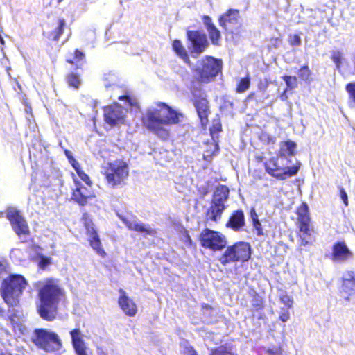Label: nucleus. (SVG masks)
Listing matches in <instances>:
<instances>
[{
	"label": "nucleus",
	"mask_w": 355,
	"mask_h": 355,
	"mask_svg": "<svg viewBox=\"0 0 355 355\" xmlns=\"http://www.w3.org/2000/svg\"><path fill=\"white\" fill-rule=\"evenodd\" d=\"M184 115L173 110L165 103H158L151 107L143 116L145 127L155 133L162 139L169 137V131L166 125L176 124L182 121Z\"/></svg>",
	"instance_id": "f257e3e1"
},
{
	"label": "nucleus",
	"mask_w": 355,
	"mask_h": 355,
	"mask_svg": "<svg viewBox=\"0 0 355 355\" xmlns=\"http://www.w3.org/2000/svg\"><path fill=\"white\" fill-rule=\"evenodd\" d=\"M38 289L40 315L44 320L51 321L55 318L58 305L64 294V290L60 287L58 280L52 278L39 282Z\"/></svg>",
	"instance_id": "f03ea898"
},
{
	"label": "nucleus",
	"mask_w": 355,
	"mask_h": 355,
	"mask_svg": "<svg viewBox=\"0 0 355 355\" xmlns=\"http://www.w3.org/2000/svg\"><path fill=\"white\" fill-rule=\"evenodd\" d=\"M26 285V280L20 275H11L5 279L1 288L5 302L9 306L15 305Z\"/></svg>",
	"instance_id": "7ed1b4c3"
},
{
	"label": "nucleus",
	"mask_w": 355,
	"mask_h": 355,
	"mask_svg": "<svg viewBox=\"0 0 355 355\" xmlns=\"http://www.w3.org/2000/svg\"><path fill=\"white\" fill-rule=\"evenodd\" d=\"M288 164L278 155L277 157L270 158L266 162L265 166L266 171L271 176L284 180L295 175L301 166V162L297 160L292 166H288Z\"/></svg>",
	"instance_id": "20e7f679"
},
{
	"label": "nucleus",
	"mask_w": 355,
	"mask_h": 355,
	"mask_svg": "<svg viewBox=\"0 0 355 355\" xmlns=\"http://www.w3.org/2000/svg\"><path fill=\"white\" fill-rule=\"evenodd\" d=\"M103 174L111 187H118L123 184L129 175L128 166L123 160H116L107 164L104 168Z\"/></svg>",
	"instance_id": "39448f33"
},
{
	"label": "nucleus",
	"mask_w": 355,
	"mask_h": 355,
	"mask_svg": "<svg viewBox=\"0 0 355 355\" xmlns=\"http://www.w3.org/2000/svg\"><path fill=\"white\" fill-rule=\"evenodd\" d=\"M251 256V248L248 243L239 241L230 245L219 258V261L223 266L231 262L246 261Z\"/></svg>",
	"instance_id": "423d86ee"
},
{
	"label": "nucleus",
	"mask_w": 355,
	"mask_h": 355,
	"mask_svg": "<svg viewBox=\"0 0 355 355\" xmlns=\"http://www.w3.org/2000/svg\"><path fill=\"white\" fill-rule=\"evenodd\" d=\"M32 340L37 346L48 352L59 351L62 346L57 334L44 329H35Z\"/></svg>",
	"instance_id": "0eeeda50"
},
{
	"label": "nucleus",
	"mask_w": 355,
	"mask_h": 355,
	"mask_svg": "<svg viewBox=\"0 0 355 355\" xmlns=\"http://www.w3.org/2000/svg\"><path fill=\"white\" fill-rule=\"evenodd\" d=\"M222 62L212 57H206L198 65L196 71L200 81L209 83L220 71Z\"/></svg>",
	"instance_id": "6e6552de"
},
{
	"label": "nucleus",
	"mask_w": 355,
	"mask_h": 355,
	"mask_svg": "<svg viewBox=\"0 0 355 355\" xmlns=\"http://www.w3.org/2000/svg\"><path fill=\"white\" fill-rule=\"evenodd\" d=\"M199 240L202 247L214 251L221 250L227 245V240L223 234L208 228L202 231Z\"/></svg>",
	"instance_id": "1a4fd4ad"
},
{
	"label": "nucleus",
	"mask_w": 355,
	"mask_h": 355,
	"mask_svg": "<svg viewBox=\"0 0 355 355\" xmlns=\"http://www.w3.org/2000/svg\"><path fill=\"white\" fill-rule=\"evenodd\" d=\"M7 218L18 236H28L29 227L24 217L15 208H9L6 212Z\"/></svg>",
	"instance_id": "9d476101"
},
{
	"label": "nucleus",
	"mask_w": 355,
	"mask_h": 355,
	"mask_svg": "<svg viewBox=\"0 0 355 355\" xmlns=\"http://www.w3.org/2000/svg\"><path fill=\"white\" fill-rule=\"evenodd\" d=\"M127 110L119 105L114 104L104 109V118L107 123L111 126L120 125L125 121Z\"/></svg>",
	"instance_id": "9b49d317"
},
{
	"label": "nucleus",
	"mask_w": 355,
	"mask_h": 355,
	"mask_svg": "<svg viewBox=\"0 0 355 355\" xmlns=\"http://www.w3.org/2000/svg\"><path fill=\"white\" fill-rule=\"evenodd\" d=\"M187 37L191 42L193 50L191 54L196 53L198 55L202 53L208 46V41L207 36L205 33L198 31H189L187 32Z\"/></svg>",
	"instance_id": "f8f14e48"
},
{
	"label": "nucleus",
	"mask_w": 355,
	"mask_h": 355,
	"mask_svg": "<svg viewBox=\"0 0 355 355\" xmlns=\"http://www.w3.org/2000/svg\"><path fill=\"white\" fill-rule=\"evenodd\" d=\"M239 12L238 10L230 9L219 19V23L225 30L233 33L240 27Z\"/></svg>",
	"instance_id": "ddd939ff"
},
{
	"label": "nucleus",
	"mask_w": 355,
	"mask_h": 355,
	"mask_svg": "<svg viewBox=\"0 0 355 355\" xmlns=\"http://www.w3.org/2000/svg\"><path fill=\"white\" fill-rule=\"evenodd\" d=\"M354 254L347 246L345 242L338 241L332 248V260L334 262L344 263L353 259Z\"/></svg>",
	"instance_id": "4468645a"
},
{
	"label": "nucleus",
	"mask_w": 355,
	"mask_h": 355,
	"mask_svg": "<svg viewBox=\"0 0 355 355\" xmlns=\"http://www.w3.org/2000/svg\"><path fill=\"white\" fill-rule=\"evenodd\" d=\"M85 227L87 230V234L89 236L90 245L98 254L104 256L105 252L101 247V243L92 221L90 219L85 218Z\"/></svg>",
	"instance_id": "2eb2a0df"
},
{
	"label": "nucleus",
	"mask_w": 355,
	"mask_h": 355,
	"mask_svg": "<svg viewBox=\"0 0 355 355\" xmlns=\"http://www.w3.org/2000/svg\"><path fill=\"white\" fill-rule=\"evenodd\" d=\"M120 296L118 303L122 311L128 316H135L137 312V306L134 301L130 298L125 291L119 290Z\"/></svg>",
	"instance_id": "dca6fc26"
},
{
	"label": "nucleus",
	"mask_w": 355,
	"mask_h": 355,
	"mask_svg": "<svg viewBox=\"0 0 355 355\" xmlns=\"http://www.w3.org/2000/svg\"><path fill=\"white\" fill-rule=\"evenodd\" d=\"M119 217L129 230L150 235H153L154 234L153 229L150 228L148 225H146L144 223L140 222L135 217L128 218L121 215H119Z\"/></svg>",
	"instance_id": "f3484780"
},
{
	"label": "nucleus",
	"mask_w": 355,
	"mask_h": 355,
	"mask_svg": "<svg viewBox=\"0 0 355 355\" xmlns=\"http://www.w3.org/2000/svg\"><path fill=\"white\" fill-rule=\"evenodd\" d=\"M343 292L347 296V300L355 299V273L348 271L343 277Z\"/></svg>",
	"instance_id": "a211bd4d"
},
{
	"label": "nucleus",
	"mask_w": 355,
	"mask_h": 355,
	"mask_svg": "<svg viewBox=\"0 0 355 355\" xmlns=\"http://www.w3.org/2000/svg\"><path fill=\"white\" fill-rule=\"evenodd\" d=\"M94 196V192L91 189L78 183L73 192L72 198L80 205L84 206L87 203V200Z\"/></svg>",
	"instance_id": "6ab92c4d"
},
{
	"label": "nucleus",
	"mask_w": 355,
	"mask_h": 355,
	"mask_svg": "<svg viewBox=\"0 0 355 355\" xmlns=\"http://www.w3.org/2000/svg\"><path fill=\"white\" fill-rule=\"evenodd\" d=\"M72 343L77 355H87V347L83 340V335L79 329H75L70 332Z\"/></svg>",
	"instance_id": "aec40b11"
},
{
	"label": "nucleus",
	"mask_w": 355,
	"mask_h": 355,
	"mask_svg": "<svg viewBox=\"0 0 355 355\" xmlns=\"http://www.w3.org/2000/svg\"><path fill=\"white\" fill-rule=\"evenodd\" d=\"M299 232L298 236L300 239V245L306 246L311 243L312 241V232L313 229L311 227L310 223H300L298 224Z\"/></svg>",
	"instance_id": "412c9836"
},
{
	"label": "nucleus",
	"mask_w": 355,
	"mask_h": 355,
	"mask_svg": "<svg viewBox=\"0 0 355 355\" xmlns=\"http://www.w3.org/2000/svg\"><path fill=\"white\" fill-rule=\"evenodd\" d=\"M295 149L296 144L294 141L288 140L286 141L281 142L278 155H279L281 159H283L290 164L292 161L288 158V157L293 156L295 154Z\"/></svg>",
	"instance_id": "4be33fe9"
},
{
	"label": "nucleus",
	"mask_w": 355,
	"mask_h": 355,
	"mask_svg": "<svg viewBox=\"0 0 355 355\" xmlns=\"http://www.w3.org/2000/svg\"><path fill=\"white\" fill-rule=\"evenodd\" d=\"M195 107L202 126L208 123V114L209 113L208 101L206 98H202L196 101Z\"/></svg>",
	"instance_id": "5701e85b"
},
{
	"label": "nucleus",
	"mask_w": 355,
	"mask_h": 355,
	"mask_svg": "<svg viewBox=\"0 0 355 355\" xmlns=\"http://www.w3.org/2000/svg\"><path fill=\"white\" fill-rule=\"evenodd\" d=\"M245 223V216L243 211L236 210L232 213L226 226L234 231H239L244 227Z\"/></svg>",
	"instance_id": "b1692460"
},
{
	"label": "nucleus",
	"mask_w": 355,
	"mask_h": 355,
	"mask_svg": "<svg viewBox=\"0 0 355 355\" xmlns=\"http://www.w3.org/2000/svg\"><path fill=\"white\" fill-rule=\"evenodd\" d=\"M230 190L225 185L218 186L214 191L212 202L216 204L225 205L229 197Z\"/></svg>",
	"instance_id": "393cba45"
},
{
	"label": "nucleus",
	"mask_w": 355,
	"mask_h": 355,
	"mask_svg": "<svg viewBox=\"0 0 355 355\" xmlns=\"http://www.w3.org/2000/svg\"><path fill=\"white\" fill-rule=\"evenodd\" d=\"M227 207V205H218L215 202H211L209 208L207 211V218L214 222H217L220 220L223 211Z\"/></svg>",
	"instance_id": "a878e982"
},
{
	"label": "nucleus",
	"mask_w": 355,
	"mask_h": 355,
	"mask_svg": "<svg viewBox=\"0 0 355 355\" xmlns=\"http://www.w3.org/2000/svg\"><path fill=\"white\" fill-rule=\"evenodd\" d=\"M297 223H310V218L309 216V207L306 204H302L297 209Z\"/></svg>",
	"instance_id": "bb28decb"
},
{
	"label": "nucleus",
	"mask_w": 355,
	"mask_h": 355,
	"mask_svg": "<svg viewBox=\"0 0 355 355\" xmlns=\"http://www.w3.org/2000/svg\"><path fill=\"white\" fill-rule=\"evenodd\" d=\"M173 49L182 59L189 64V59L186 50L180 40H175L173 43Z\"/></svg>",
	"instance_id": "cd10ccee"
},
{
	"label": "nucleus",
	"mask_w": 355,
	"mask_h": 355,
	"mask_svg": "<svg viewBox=\"0 0 355 355\" xmlns=\"http://www.w3.org/2000/svg\"><path fill=\"white\" fill-rule=\"evenodd\" d=\"M331 59L336 65L338 70L340 69L343 61L344 60L343 54L338 50H334L331 52Z\"/></svg>",
	"instance_id": "c85d7f7f"
},
{
	"label": "nucleus",
	"mask_w": 355,
	"mask_h": 355,
	"mask_svg": "<svg viewBox=\"0 0 355 355\" xmlns=\"http://www.w3.org/2000/svg\"><path fill=\"white\" fill-rule=\"evenodd\" d=\"M209 37L214 44H218V41L220 39V33L216 26L212 27L207 31Z\"/></svg>",
	"instance_id": "c756f323"
},
{
	"label": "nucleus",
	"mask_w": 355,
	"mask_h": 355,
	"mask_svg": "<svg viewBox=\"0 0 355 355\" xmlns=\"http://www.w3.org/2000/svg\"><path fill=\"white\" fill-rule=\"evenodd\" d=\"M67 80L69 86L73 87L76 89H78L80 84L79 77L73 73H70L67 76Z\"/></svg>",
	"instance_id": "7c9ffc66"
},
{
	"label": "nucleus",
	"mask_w": 355,
	"mask_h": 355,
	"mask_svg": "<svg viewBox=\"0 0 355 355\" xmlns=\"http://www.w3.org/2000/svg\"><path fill=\"white\" fill-rule=\"evenodd\" d=\"M66 23L64 19H60L58 23V27L55 28L53 33V40H58L60 35L62 34L63 28L65 26Z\"/></svg>",
	"instance_id": "2f4dec72"
},
{
	"label": "nucleus",
	"mask_w": 355,
	"mask_h": 355,
	"mask_svg": "<svg viewBox=\"0 0 355 355\" xmlns=\"http://www.w3.org/2000/svg\"><path fill=\"white\" fill-rule=\"evenodd\" d=\"M211 354L210 355H233L231 352H230L227 348L223 345L218 347L216 348H213L210 349Z\"/></svg>",
	"instance_id": "473e14b6"
},
{
	"label": "nucleus",
	"mask_w": 355,
	"mask_h": 355,
	"mask_svg": "<svg viewBox=\"0 0 355 355\" xmlns=\"http://www.w3.org/2000/svg\"><path fill=\"white\" fill-rule=\"evenodd\" d=\"M346 90L349 94L351 106L355 107V83H350L347 85Z\"/></svg>",
	"instance_id": "72a5a7b5"
},
{
	"label": "nucleus",
	"mask_w": 355,
	"mask_h": 355,
	"mask_svg": "<svg viewBox=\"0 0 355 355\" xmlns=\"http://www.w3.org/2000/svg\"><path fill=\"white\" fill-rule=\"evenodd\" d=\"M249 86H250L249 78L246 77V78H242V79H241V80L239 81V83L238 84V86L236 88V92L239 93L245 92L249 88Z\"/></svg>",
	"instance_id": "f704fd0d"
},
{
	"label": "nucleus",
	"mask_w": 355,
	"mask_h": 355,
	"mask_svg": "<svg viewBox=\"0 0 355 355\" xmlns=\"http://www.w3.org/2000/svg\"><path fill=\"white\" fill-rule=\"evenodd\" d=\"M283 78L286 82L288 89H293L297 87V78L295 76H285Z\"/></svg>",
	"instance_id": "c9c22d12"
},
{
	"label": "nucleus",
	"mask_w": 355,
	"mask_h": 355,
	"mask_svg": "<svg viewBox=\"0 0 355 355\" xmlns=\"http://www.w3.org/2000/svg\"><path fill=\"white\" fill-rule=\"evenodd\" d=\"M74 169L77 172L80 178L83 181H84L88 186L91 187L92 184V181L90 180L89 176L83 171H82L80 168V165L78 166H77V168H74Z\"/></svg>",
	"instance_id": "e433bc0d"
},
{
	"label": "nucleus",
	"mask_w": 355,
	"mask_h": 355,
	"mask_svg": "<svg viewBox=\"0 0 355 355\" xmlns=\"http://www.w3.org/2000/svg\"><path fill=\"white\" fill-rule=\"evenodd\" d=\"M311 75V71L307 66L302 67L298 71L299 77L303 80H307Z\"/></svg>",
	"instance_id": "4c0bfd02"
},
{
	"label": "nucleus",
	"mask_w": 355,
	"mask_h": 355,
	"mask_svg": "<svg viewBox=\"0 0 355 355\" xmlns=\"http://www.w3.org/2000/svg\"><path fill=\"white\" fill-rule=\"evenodd\" d=\"M64 154L73 168H77L79 166V163L73 158L71 152L64 150Z\"/></svg>",
	"instance_id": "58836bf2"
},
{
	"label": "nucleus",
	"mask_w": 355,
	"mask_h": 355,
	"mask_svg": "<svg viewBox=\"0 0 355 355\" xmlns=\"http://www.w3.org/2000/svg\"><path fill=\"white\" fill-rule=\"evenodd\" d=\"M280 300L288 308H291L293 305V300L287 294H283L280 297Z\"/></svg>",
	"instance_id": "ea45409f"
},
{
	"label": "nucleus",
	"mask_w": 355,
	"mask_h": 355,
	"mask_svg": "<svg viewBox=\"0 0 355 355\" xmlns=\"http://www.w3.org/2000/svg\"><path fill=\"white\" fill-rule=\"evenodd\" d=\"M290 318V314L288 310L282 309L279 315V320L283 322H287Z\"/></svg>",
	"instance_id": "a19ab883"
},
{
	"label": "nucleus",
	"mask_w": 355,
	"mask_h": 355,
	"mask_svg": "<svg viewBox=\"0 0 355 355\" xmlns=\"http://www.w3.org/2000/svg\"><path fill=\"white\" fill-rule=\"evenodd\" d=\"M220 130H221V125H220V123L218 121H217L210 128V132H211V135L212 137L214 138V135L217 134Z\"/></svg>",
	"instance_id": "79ce46f5"
},
{
	"label": "nucleus",
	"mask_w": 355,
	"mask_h": 355,
	"mask_svg": "<svg viewBox=\"0 0 355 355\" xmlns=\"http://www.w3.org/2000/svg\"><path fill=\"white\" fill-rule=\"evenodd\" d=\"M203 21L207 27V31L215 26L211 22V19L208 16H205L203 17Z\"/></svg>",
	"instance_id": "37998d69"
},
{
	"label": "nucleus",
	"mask_w": 355,
	"mask_h": 355,
	"mask_svg": "<svg viewBox=\"0 0 355 355\" xmlns=\"http://www.w3.org/2000/svg\"><path fill=\"white\" fill-rule=\"evenodd\" d=\"M340 196L346 206L348 205L347 195L343 188L340 189Z\"/></svg>",
	"instance_id": "c03bdc74"
},
{
	"label": "nucleus",
	"mask_w": 355,
	"mask_h": 355,
	"mask_svg": "<svg viewBox=\"0 0 355 355\" xmlns=\"http://www.w3.org/2000/svg\"><path fill=\"white\" fill-rule=\"evenodd\" d=\"M291 43L293 46H299L301 43V39L299 35H295L291 39Z\"/></svg>",
	"instance_id": "a18cd8bd"
},
{
	"label": "nucleus",
	"mask_w": 355,
	"mask_h": 355,
	"mask_svg": "<svg viewBox=\"0 0 355 355\" xmlns=\"http://www.w3.org/2000/svg\"><path fill=\"white\" fill-rule=\"evenodd\" d=\"M84 58H85V55L83 52H81L78 50L75 51L74 59L76 60V62L83 60Z\"/></svg>",
	"instance_id": "49530a36"
},
{
	"label": "nucleus",
	"mask_w": 355,
	"mask_h": 355,
	"mask_svg": "<svg viewBox=\"0 0 355 355\" xmlns=\"http://www.w3.org/2000/svg\"><path fill=\"white\" fill-rule=\"evenodd\" d=\"M50 263V259L48 258L42 257L40 261V266L44 268L45 266H48Z\"/></svg>",
	"instance_id": "de8ad7c7"
},
{
	"label": "nucleus",
	"mask_w": 355,
	"mask_h": 355,
	"mask_svg": "<svg viewBox=\"0 0 355 355\" xmlns=\"http://www.w3.org/2000/svg\"><path fill=\"white\" fill-rule=\"evenodd\" d=\"M253 226L257 230L258 235L262 234V232H261V224L259 222V220L253 223Z\"/></svg>",
	"instance_id": "09e8293b"
},
{
	"label": "nucleus",
	"mask_w": 355,
	"mask_h": 355,
	"mask_svg": "<svg viewBox=\"0 0 355 355\" xmlns=\"http://www.w3.org/2000/svg\"><path fill=\"white\" fill-rule=\"evenodd\" d=\"M184 353L187 355H197L196 351L191 347H186Z\"/></svg>",
	"instance_id": "8fccbe9b"
},
{
	"label": "nucleus",
	"mask_w": 355,
	"mask_h": 355,
	"mask_svg": "<svg viewBox=\"0 0 355 355\" xmlns=\"http://www.w3.org/2000/svg\"><path fill=\"white\" fill-rule=\"evenodd\" d=\"M251 218L252 220V222L254 223L256 221H259L258 216L256 214L255 211L254 209L251 210Z\"/></svg>",
	"instance_id": "3c124183"
},
{
	"label": "nucleus",
	"mask_w": 355,
	"mask_h": 355,
	"mask_svg": "<svg viewBox=\"0 0 355 355\" xmlns=\"http://www.w3.org/2000/svg\"><path fill=\"white\" fill-rule=\"evenodd\" d=\"M255 301H256V304H253V306H257V309H259L261 306V302L259 299H256Z\"/></svg>",
	"instance_id": "603ef678"
},
{
	"label": "nucleus",
	"mask_w": 355,
	"mask_h": 355,
	"mask_svg": "<svg viewBox=\"0 0 355 355\" xmlns=\"http://www.w3.org/2000/svg\"><path fill=\"white\" fill-rule=\"evenodd\" d=\"M109 78L112 81V85L115 86V83H116V78L113 75H110Z\"/></svg>",
	"instance_id": "864d4df0"
},
{
	"label": "nucleus",
	"mask_w": 355,
	"mask_h": 355,
	"mask_svg": "<svg viewBox=\"0 0 355 355\" xmlns=\"http://www.w3.org/2000/svg\"><path fill=\"white\" fill-rule=\"evenodd\" d=\"M4 270H5L4 266L1 263H0V275L4 271Z\"/></svg>",
	"instance_id": "5fc2aeb1"
},
{
	"label": "nucleus",
	"mask_w": 355,
	"mask_h": 355,
	"mask_svg": "<svg viewBox=\"0 0 355 355\" xmlns=\"http://www.w3.org/2000/svg\"><path fill=\"white\" fill-rule=\"evenodd\" d=\"M352 62H353L354 70H355V52L354 53V54L352 55Z\"/></svg>",
	"instance_id": "6e6d98bb"
},
{
	"label": "nucleus",
	"mask_w": 355,
	"mask_h": 355,
	"mask_svg": "<svg viewBox=\"0 0 355 355\" xmlns=\"http://www.w3.org/2000/svg\"><path fill=\"white\" fill-rule=\"evenodd\" d=\"M0 42L1 44H4V42H5L3 38L2 37L1 35H0Z\"/></svg>",
	"instance_id": "4d7b16f0"
},
{
	"label": "nucleus",
	"mask_w": 355,
	"mask_h": 355,
	"mask_svg": "<svg viewBox=\"0 0 355 355\" xmlns=\"http://www.w3.org/2000/svg\"><path fill=\"white\" fill-rule=\"evenodd\" d=\"M107 80H108V78H106L105 79V82H107ZM105 87L107 88V87H108L109 86H110L111 85H109L108 83H105Z\"/></svg>",
	"instance_id": "13d9d810"
},
{
	"label": "nucleus",
	"mask_w": 355,
	"mask_h": 355,
	"mask_svg": "<svg viewBox=\"0 0 355 355\" xmlns=\"http://www.w3.org/2000/svg\"><path fill=\"white\" fill-rule=\"evenodd\" d=\"M285 93H286V91L284 92V93L281 96V98L282 99H285L286 98V96L285 95Z\"/></svg>",
	"instance_id": "bf43d9fd"
},
{
	"label": "nucleus",
	"mask_w": 355,
	"mask_h": 355,
	"mask_svg": "<svg viewBox=\"0 0 355 355\" xmlns=\"http://www.w3.org/2000/svg\"><path fill=\"white\" fill-rule=\"evenodd\" d=\"M67 62H69V63H71V64H73V61L71 60H67Z\"/></svg>",
	"instance_id": "052dcab7"
},
{
	"label": "nucleus",
	"mask_w": 355,
	"mask_h": 355,
	"mask_svg": "<svg viewBox=\"0 0 355 355\" xmlns=\"http://www.w3.org/2000/svg\"><path fill=\"white\" fill-rule=\"evenodd\" d=\"M99 355H105L103 352H101Z\"/></svg>",
	"instance_id": "680f3d73"
},
{
	"label": "nucleus",
	"mask_w": 355,
	"mask_h": 355,
	"mask_svg": "<svg viewBox=\"0 0 355 355\" xmlns=\"http://www.w3.org/2000/svg\"><path fill=\"white\" fill-rule=\"evenodd\" d=\"M205 307L207 308V309H209L210 308L209 306H208V305H205Z\"/></svg>",
	"instance_id": "e2e57ef3"
}]
</instances>
